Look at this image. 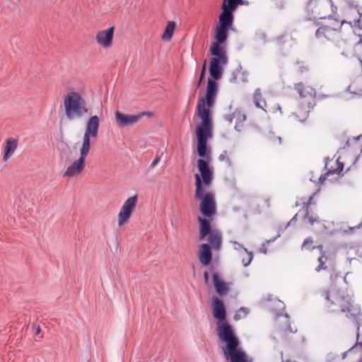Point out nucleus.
Masks as SVG:
<instances>
[{
  "label": "nucleus",
  "mask_w": 362,
  "mask_h": 362,
  "mask_svg": "<svg viewBox=\"0 0 362 362\" xmlns=\"http://www.w3.org/2000/svg\"><path fill=\"white\" fill-rule=\"evenodd\" d=\"M214 317L218 320L217 334L218 339L226 344L223 347L225 357L230 362H252L245 352L240 347V341L234 329L226 320V313L224 304L217 297L212 300Z\"/></svg>",
  "instance_id": "1"
},
{
  "label": "nucleus",
  "mask_w": 362,
  "mask_h": 362,
  "mask_svg": "<svg viewBox=\"0 0 362 362\" xmlns=\"http://www.w3.org/2000/svg\"><path fill=\"white\" fill-rule=\"evenodd\" d=\"M197 167L200 174H195V194L196 199L200 200L199 210L205 217H212L216 213V203L215 194L212 192H204L209 188L214 179L213 168L208 162L204 159L197 160Z\"/></svg>",
  "instance_id": "2"
},
{
  "label": "nucleus",
  "mask_w": 362,
  "mask_h": 362,
  "mask_svg": "<svg viewBox=\"0 0 362 362\" xmlns=\"http://www.w3.org/2000/svg\"><path fill=\"white\" fill-rule=\"evenodd\" d=\"M321 294L326 300V306L329 312L345 313L346 317L355 322L358 339L362 316L361 308L353 303L351 297L344 291L331 288Z\"/></svg>",
  "instance_id": "3"
},
{
  "label": "nucleus",
  "mask_w": 362,
  "mask_h": 362,
  "mask_svg": "<svg viewBox=\"0 0 362 362\" xmlns=\"http://www.w3.org/2000/svg\"><path fill=\"white\" fill-rule=\"evenodd\" d=\"M197 115L202 119L197 126V153L200 157L208 158L210 150L207 148V139L212 135V119L210 112L204 107V102L202 101L197 107Z\"/></svg>",
  "instance_id": "4"
},
{
  "label": "nucleus",
  "mask_w": 362,
  "mask_h": 362,
  "mask_svg": "<svg viewBox=\"0 0 362 362\" xmlns=\"http://www.w3.org/2000/svg\"><path fill=\"white\" fill-rule=\"evenodd\" d=\"M63 105L65 117L69 121L81 119L89 114L86 98L72 88L64 96Z\"/></svg>",
  "instance_id": "5"
},
{
  "label": "nucleus",
  "mask_w": 362,
  "mask_h": 362,
  "mask_svg": "<svg viewBox=\"0 0 362 362\" xmlns=\"http://www.w3.org/2000/svg\"><path fill=\"white\" fill-rule=\"evenodd\" d=\"M295 89L298 93L301 99L302 110L294 113V115L298 121L304 122L307 119L310 110L315 106L316 91L313 87L305 86L303 83L296 84Z\"/></svg>",
  "instance_id": "6"
},
{
  "label": "nucleus",
  "mask_w": 362,
  "mask_h": 362,
  "mask_svg": "<svg viewBox=\"0 0 362 362\" xmlns=\"http://www.w3.org/2000/svg\"><path fill=\"white\" fill-rule=\"evenodd\" d=\"M349 23L351 25V22L346 21H339L337 19L330 20L327 24L321 25L315 32L316 38L322 42L325 41H337L341 40L340 29L343 24ZM339 42L344 43L340 40Z\"/></svg>",
  "instance_id": "7"
},
{
  "label": "nucleus",
  "mask_w": 362,
  "mask_h": 362,
  "mask_svg": "<svg viewBox=\"0 0 362 362\" xmlns=\"http://www.w3.org/2000/svg\"><path fill=\"white\" fill-rule=\"evenodd\" d=\"M100 127V119L97 115L90 116L86 122L80 154L87 157L90 150L91 139L98 137Z\"/></svg>",
  "instance_id": "8"
},
{
  "label": "nucleus",
  "mask_w": 362,
  "mask_h": 362,
  "mask_svg": "<svg viewBox=\"0 0 362 362\" xmlns=\"http://www.w3.org/2000/svg\"><path fill=\"white\" fill-rule=\"evenodd\" d=\"M211 59L209 73L214 80L221 78L223 73V66L228 63V57L226 51H219L218 54Z\"/></svg>",
  "instance_id": "9"
},
{
  "label": "nucleus",
  "mask_w": 362,
  "mask_h": 362,
  "mask_svg": "<svg viewBox=\"0 0 362 362\" xmlns=\"http://www.w3.org/2000/svg\"><path fill=\"white\" fill-rule=\"evenodd\" d=\"M137 197L132 196L128 198L120 209L118 214V225L122 226L127 223L136 209Z\"/></svg>",
  "instance_id": "10"
},
{
  "label": "nucleus",
  "mask_w": 362,
  "mask_h": 362,
  "mask_svg": "<svg viewBox=\"0 0 362 362\" xmlns=\"http://www.w3.org/2000/svg\"><path fill=\"white\" fill-rule=\"evenodd\" d=\"M150 112H142L137 115H126L119 111L115 112V118L118 126L127 127L137 123L144 116H151Z\"/></svg>",
  "instance_id": "11"
},
{
  "label": "nucleus",
  "mask_w": 362,
  "mask_h": 362,
  "mask_svg": "<svg viewBox=\"0 0 362 362\" xmlns=\"http://www.w3.org/2000/svg\"><path fill=\"white\" fill-rule=\"evenodd\" d=\"M229 29L216 25L215 30L216 42H213L210 52L211 54H218L219 51H226L220 47V45L225 43L228 37V30Z\"/></svg>",
  "instance_id": "12"
},
{
  "label": "nucleus",
  "mask_w": 362,
  "mask_h": 362,
  "mask_svg": "<svg viewBox=\"0 0 362 362\" xmlns=\"http://www.w3.org/2000/svg\"><path fill=\"white\" fill-rule=\"evenodd\" d=\"M218 92V86L216 82L211 78L208 79L206 98L199 100L197 105L202 102H204V107L209 110L214 105L215 98Z\"/></svg>",
  "instance_id": "13"
},
{
  "label": "nucleus",
  "mask_w": 362,
  "mask_h": 362,
  "mask_svg": "<svg viewBox=\"0 0 362 362\" xmlns=\"http://www.w3.org/2000/svg\"><path fill=\"white\" fill-rule=\"evenodd\" d=\"M86 158L84 155L80 154L79 158L67 168L63 176L74 177L81 174L85 168Z\"/></svg>",
  "instance_id": "14"
},
{
  "label": "nucleus",
  "mask_w": 362,
  "mask_h": 362,
  "mask_svg": "<svg viewBox=\"0 0 362 362\" xmlns=\"http://www.w3.org/2000/svg\"><path fill=\"white\" fill-rule=\"evenodd\" d=\"M221 8L222 13L218 17V24L217 25L231 29L234 20L233 13L235 10L229 8L225 4L222 5Z\"/></svg>",
  "instance_id": "15"
},
{
  "label": "nucleus",
  "mask_w": 362,
  "mask_h": 362,
  "mask_svg": "<svg viewBox=\"0 0 362 362\" xmlns=\"http://www.w3.org/2000/svg\"><path fill=\"white\" fill-rule=\"evenodd\" d=\"M114 30V27H110L107 30L99 31L95 36V40L98 44L104 48L111 47L112 44Z\"/></svg>",
  "instance_id": "16"
},
{
  "label": "nucleus",
  "mask_w": 362,
  "mask_h": 362,
  "mask_svg": "<svg viewBox=\"0 0 362 362\" xmlns=\"http://www.w3.org/2000/svg\"><path fill=\"white\" fill-rule=\"evenodd\" d=\"M343 358H348L350 362H362V343H356L349 350L344 352Z\"/></svg>",
  "instance_id": "17"
},
{
  "label": "nucleus",
  "mask_w": 362,
  "mask_h": 362,
  "mask_svg": "<svg viewBox=\"0 0 362 362\" xmlns=\"http://www.w3.org/2000/svg\"><path fill=\"white\" fill-rule=\"evenodd\" d=\"M212 259L211 248L209 244L203 243L200 245L199 250V259L200 262L208 266Z\"/></svg>",
  "instance_id": "18"
},
{
  "label": "nucleus",
  "mask_w": 362,
  "mask_h": 362,
  "mask_svg": "<svg viewBox=\"0 0 362 362\" xmlns=\"http://www.w3.org/2000/svg\"><path fill=\"white\" fill-rule=\"evenodd\" d=\"M207 236V240L211 248L214 250H219L222 243V236L221 232L218 230H213L211 233Z\"/></svg>",
  "instance_id": "19"
},
{
  "label": "nucleus",
  "mask_w": 362,
  "mask_h": 362,
  "mask_svg": "<svg viewBox=\"0 0 362 362\" xmlns=\"http://www.w3.org/2000/svg\"><path fill=\"white\" fill-rule=\"evenodd\" d=\"M18 146V140L15 138H8L6 141V145L4 147V155L3 159L6 161L9 159L15 152Z\"/></svg>",
  "instance_id": "20"
},
{
  "label": "nucleus",
  "mask_w": 362,
  "mask_h": 362,
  "mask_svg": "<svg viewBox=\"0 0 362 362\" xmlns=\"http://www.w3.org/2000/svg\"><path fill=\"white\" fill-rule=\"evenodd\" d=\"M213 283L216 293L219 296H224L228 291V288L226 284L220 278L219 275L214 273L212 276Z\"/></svg>",
  "instance_id": "21"
},
{
  "label": "nucleus",
  "mask_w": 362,
  "mask_h": 362,
  "mask_svg": "<svg viewBox=\"0 0 362 362\" xmlns=\"http://www.w3.org/2000/svg\"><path fill=\"white\" fill-rule=\"evenodd\" d=\"M198 221L199 223V239L203 240L208 235L211 233L212 230L211 228V224L209 221L204 218L201 216L198 217Z\"/></svg>",
  "instance_id": "22"
},
{
  "label": "nucleus",
  "mask_w": 362,
  "mask_h": 362,
  "mask_svg": "<svg viewBox=\"0 0 362 362\" xmlns=\"http://www.w3.org/2000/svg\"><path fill=\"white\" fill-rule=\"evenodd\" d=\"M253 103L257 108L263 110L267 112L265 107L267 103L262 97V90L260 88H257L253 94Z\"/></svg>",
  "instance_id": "23"
},
{
  "label": "nucleus",
  "mask_w": 362,
  "mask_h": 362,
  "mask_svg": "<svg viewBox=\"0 0 362 362\" xmlns=\"http://www.w3.org/2000/svg\"><path fill=\"white\" fill-rule=\"evenodd\" d=\"M336 165H337L336 168L331 167V168H328L327 173L323 177L320 176V180L322 182L326 179V177L325 176H329V175H333V174H337V175L340 174V173L344 169V163L342 162H340L339 158H338L336 160Z\"/></svg>",
  "instance_id": "24"
},
{
  "label": "nucleus",
  "mask_w": 362,
  "mask_h": 362,
  "mask_svg": "<svg viewBox=\"0 0 362 362\" xmlns=\"http://www.w3.org/2000/svg\"><path fill=\"white\" fill-rule=\"evenodd\" d=\"M176 28V23L174 21H170L168 23L165 31L162 35V39L166 41L170 40L175 32Z\"/></svg>",
  "instance_id": "25"
},
{
  "label": "nucleus",
  "mask_w": 362,
  "mask_h": 362,
  "mask_svg": "<svg viewBox=\"0 0 362 362\" xmlns=\"http://www.w3.org/2000/svg\"><path fill=\"white\" fill-rule=\"evenodd\" d=\"M223 4L226 5L230 9L236 10L238 5L245 4L243 0H223Z\"/></svg>",
  "instance_id": "26"
},
{
  "label": "nucleus",
  "mask_w": 362,
  "mask_h": 362,
  "mask_svg": "<svg viewBox=\"0 0 362 362\" xmlns=\"http://www.w3.org/2000/svg\"><path fill=\"white\" fill-rule=\"evenodd\" d=\"M245 256L242 257V263L244 267H247L253 259V254L252 252H249L246 248H244Z\"/></svg>",
  "instance_id": "27"
},
{
  "label": "nucleus",
  "mask_w": 362,
  "mask_h": 362,
  "mask_svg": "<svg viewBox=\"0 0 362 362\" xmlns=\"http://www.w3.org/2000/svg\"><path fill=\"white\" fill-rule=\"evenodd\" d=\"M248 313L249 310H247V308L242 307L236 312L233 318L235 320H239L240 319L245 318L246 317Z\"/></svg>",
  "instance_id": "28"
},
{
  "label": "nucleus",
  "mask_w": 362,
  "mask_h": 362,
  "mask_svg": "<svg viewBox=\"0 0 362 362\" xmlns=\"http://www.w3.org/2000/svg\"><path fill=\"white\" fill-rule=\"evenodd\" d=\"M324 253L325 252H323L322 255L318 259L319 265L315 269L316 272H320L322 269H326V267L325 266V261L327 260V257L325 255Z\"/></svg>",
  "instance_id": "29"
},
{
  "label": "nucleus",
  "mask_w": 362,
  "mask_h": 362,
  "mask_svg": "<svg viewBox=\"0 0 362 362\" xmlns=\"http://www.w3.org/2000/svg\"><path fill=\"white\" fill-rule=\"evenodd\" d=\"M313 241L311 238H308L304 240V242L302 245V249L310 250L314 249L315 247H312Z\"/></svg>",
  "instance_id": "30"
},
{
  "label": "nucleus",
  "mask_w": 362,
  "mask_h": 362,
  "mask_svg": "<svg viewBox=\"0 0 362 362\" xmlns=\"http://www.w3.org/2000/svg\"><path fill=\"white\" fill-rule=\"evenodd\" d=\"M305 218L308 220L309 223L311 225H313L315 222H317V221H318L317 216L314 215V214L310 215L308 211H306V214H305Z\"/></svg>",
  "instance_id": "31"
},
{
  "label": "nucleus",
  "mask_w": 362,
  "mask_h": 362,
  "mask_svg": "<svg viewBox=\"0 0 362 362\" xmlns=\"http://www.w3.org/2000/svg\"><path fill=\"white\" fill-rule=\"evenodd\" d=\"M315 194L310 197L308 201L307 202L303 203V207L305 209L306 211H308L310 205L313 204V199L314 198Z\"/></svg>",
  "instance_id": "32"
},
{
  "label": "nucleus",
  "mask_w": 362,
  "mask_h": 362,
  "mask_svg": "<svg viewBox=\"0 0 362 362\" xmlns=\"http://www.w3.org/2000/svg\"><path fill=\"white\" fill-rule=\"evenodd\" d=\"M206 60L204 61V65H203V67H202V73H201V75H200V79H199V85L201 83L202 79L204 77V74H205V71H206Z\"/></svg>",
  "instance_id": "33"
},
{
  "label": "nucleus",
  "mask_w": 362,
  "mask_h": 362,
  "mask_svg": "<svg viewBox=\"0 0 362 362\" xmlns=\"http://www.w3.org/2000/svg\"><path fill=\"white\" fill-rule=\"evenodd\" d=\"M232 243L233 245L234 249L236 250H239L240 249H243L244 250V248H245L243 245H241L240 243H238L236 241H233V242H232Z\"/></svg>",
  "instance_id": "34"
},
{
  "label": "nucleus",
  "mask_w": 362,
  "mask_h": 362,
  "mask_svg": "<svg viewBox=\"0 0 362 362\" xmlns=\"http://www.w3.org/2000/svg\"><path fill=\"white\" fill-rule=\"evenodd\" d=\"M160 157L159 156H156L155 158V159L153 160V162L151 163V168H155V166L160 162Z\"/></svg>",
  "instance_id": "35"
},
{
  "label": "nucleus",
  "mask_w": 362,
  "mask_h": 362,
  "mask_svg": "<svg viewBox=\"0 0 362 362\" xmlns=\"http://www.w3.org/2000/svg\"><path fill=\"white\" fill-rule=\"evenodd\" d=\"M351 7H358V2L356 1L346 0Z\"/></svg>",
  "instance_id": "36"
},
{
  "label": "nucleus",
  "mask_w": 362,
  "mask_h": 362,
  "mask_svg": "<svg viewBox=\"0 0 362 362\" xmlns=\"http://www.w3.org/2000/svg\"><path fill=\"white\" fill-rule=\"evenodd\" d=\"M297 221V214H296L291 219V221L288 222V226H290V225H292V224H294L296 223V221Z\"/></svg>",
  "instance_id": "37"
},
{
  "label": "nucleus",
  "mask_w": 362,
  "mask_h": 362,
  "mask_svg": "<svg viewBox=\"0 0 362 362\" xmlns=\"http://www.w3.org/2000/svg\"><path fill=\"white\" fill-rule=\"evenodd\" d=\"M318 1L319 0H309L308 2V6L311 7L313 4L315 5Z\"/></svg>",
  "instance_id": "38"
},
{
  "label": "nucleus",
  "mask_w": 362,
  "mask_h": 362,
  "mask_svg": "<svg viewBox=\"0 0 362 362\" xmlns=\"http://www.w3.org/2000/svg\"><path fill=\"white\" fill-rule=\"evenodd\" d=\"M204 278L205 283L208 284L209 279V273L207 272H205L204 273Z\"/></svg>",
  "instance_id": "39"
},
{
  "label": "nucleus",
  "mask_w": 362,
  "mask_h": 362,
  "mask_svg": "<svg viewBox=\"0 0 362 362\" xmlns=\"http://www.w3.org/2000/svg\"><path fill=\"white\" fill-rule=\"evenodd\" d=\"M226 152H224V153L221 154V155L219 156V159H220V160H224V159H225V158H226Z\"/></svg>",
  "instance_id": "40"
},
{
  "label": "nucleus",
  "mask_w": 362,
  "mask_h": 362,
  "mask_svg": "<svg viewBox=\"0 0 362 362\" xmlns=\"http://www.w3.org/2000/svg\"><path fill=\"white\" fill-rule=\"evenodd\" d=\"M361 226V224L360 223L358 226H356V227L350 228V230H354L356 228H360Z\"/></svg>",
  "instance_id": "41"
},
{
  "label": "nucleus",
  "mask_w": 362,
  "mask_h": 362,
  "mask_svg": "<svg viewBox=\"0 0 362 362\" xmlns=\"http://www.w3.org/2000/svg\"><path fill=\"white\" fill-rule=\"evenodd\" d=\"M40 332V327L38 326L37 328H36V330H35V334H39V333Z\"/></svg>",
  "instance_id": "42"
},
{
  "label": "nucleus",
  "mask_w": 362,
  "mask_h": 362,
  "mask_svg": "<svg viewBox=\"0 0 362 362\" xmlns=\"http://www.w3.org/2000/svg\"><path fill=\"white\" fill-rule=\"evenodd\" d=\"M317 248H318L319 250H320L321 251H322V250H323V246H322V245H319V246H317Z\"/></svg>",
  "instance_id": "43"
},
{
  "label": "nucleus",
  "mask_w": 362,
  "mask_h": 362,
  "mask_svg": "<svg viewBox=\"0 0 362 362\" xmlns=\"http://www.w3.org/2000/svg\"><path fill=\"white\" fill-rule=\"evenodd\" d=\"M261 251H262L264 253L267 252V250L266 249H261Z\"/></svg>",
  "instance_id": "44"
},
{
  "label": "nucleus",
  "mask_w": 362,
  "mask_h": 362,
  "mask_svg": "<svg viewBox=\"0 0 362 362\" xmlns=\"http://www.w3.org/2000/svg\"><path fill=\"white\" fill-rule=\"evenodd\" d=\"M288 329H289L290 332H293L290 327H288Z\"/></svg>",
  "instance_id": "45"
},
{
  "label": "nucleus",
  "mask_w": 362,
  "mask_h": 362,
  "mask_svg": "<svg viewBox=\"0 0 362 362\" xmlns=\"http://www.w3.org/2000/svg\"><path fill=\"white\" fill-rule=\"evenodd\" d=\"M285 317H286V320L288 321V315H286Z\"/></svg>",
  "instance_id": "46"
},
{
  "label": "nucleus",
  "mask_w": 362,
  "mask_h": 362,
  "mask_svg": "<svg viewBox=\"0 0 362 362\" xmlns=\"http://www.w3.org/2000/svg\"><path fill=\"white\" fill-rule=\"evenodd\" d=\"M361 64H362V60H361Z\"/></svg>",
  "instance_id": "47"
}]
</instances>
